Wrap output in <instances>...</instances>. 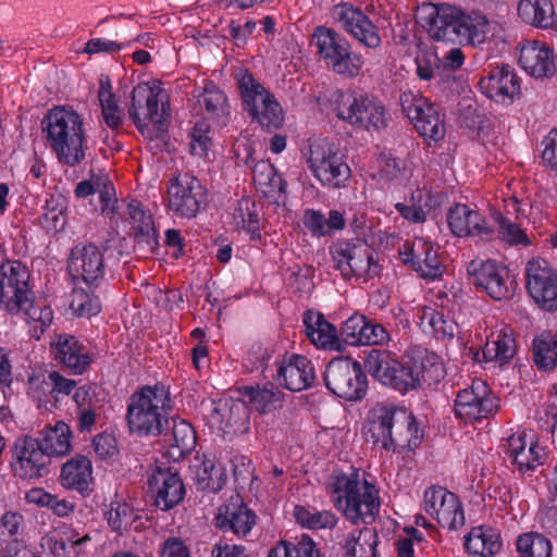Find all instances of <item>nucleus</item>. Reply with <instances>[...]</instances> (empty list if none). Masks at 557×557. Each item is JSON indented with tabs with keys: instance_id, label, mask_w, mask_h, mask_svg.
Here are the masks:
<instances>
[{
	"instance_id": "f257e3e1",
	"label": "nucleus",
	"mask_w": 557,
	"mask_h": 557,
	"mask_svg": "<svg viewBox=\"0 0 557 557\" xmlns=\"http://www.w3.org/2000/svg\"><path fill=\"white\" fill-rule=\"evenodd\" d=\"M368 434L374 445L387 451L412 450L422 438L413 413L389 403H379L370 410Z\"/></svg>"
},
{
	"instance_id": "f03ea898",
	"label": "nucleus",
	"mask_w": 557,
	"mask_h": 557,
	"mask_svg": "<svg viewBox=\"0 0 557 557\" xmlns=\"http://www.w3.org/2000/svg\"><path fill=\"white\" fill-rule=\"evenodd\" d=\"M423 11L426 13L429 34L434 40L450 41L458 36L475 47L484 44L491 32L488 18L476 11L466 12L445 3L428 5Z\"/></svg>"
},
{
	"instance_id": "7ed1b4c3",
	"label": "nucleus",
	"mask_w": 557,
	"mask_h": 557,
	"mask_svg": "<svg viewBox=\"0 0 557 557\" xmlns=\"http://www.w3.org/2000/svg\"><path fill=\"white\" fill-rule=\"evenodd\" d=\"M42 131L59 162L75 166L85 159L86 128L83 116L76 111L65 107L49 110L42 120Z\"/></svg>"
},
{
	"instance_id": "20e7f679",
	"label": "nucleus",
	"mask_w": 557,
	"mask_h": 557,
	"mask_svg": "<svg viewBox=\"0 0 557 557\" xmlns=\"http://www.w3.org/2000/svg\"><path fill=\"white\" fill-rule=\"evenodd\" d=\"M330 495L335 508L355 524L371 522L380 508L377 488L356 470L334 476Z\"/></svg>"
},
{
	"instance_id": "39448f33",
	"label": "nucleus",
	"mask_w": 557,
	"mask_h": 557,
	"mask_svg": "<svg viewBox=\"0 0 557 557\" xmlns=\"http://www.w3.org/2000/svg\"><path fill=\"white\" fill-rule=\"evenodd\" d=\"M128 115L140 134L149 139L165 133L170 116L169 95L160 81L152 79L134 87Z\"/></svg>"
},
{
	"instance_id": "423d86ee",
	"label": "nucleus",
	"mask_w": 557,
	"mask_h": 557,
	"mask_svg": "<svg viewBox=\"0 0 557 557\" xmlns=\"http://www.w3.org/2000/svg\"><path fill=\"white\" fill-rule=\"evenodd\" d=\"M172 410L169 389L163 385H146L134 393L127 407V423L132 432L159 435Z\"/></svg>"
},
{
	"instance_id": "0eeeda50",
	"label": "nucleus",
	"mask_w": 557,
	"mask_h": 557,
	"mask_svg": "<svg viewBox=\"0 0 557 557\" xmlns=\"http://www.w3.org/2000/svg\"><path fill=\"white\" fill-rule=\"evenodd\" d=\"M311 46L319 60L336 74L355 77L364 65L362 55L352 52L348 40L331 27L317 26L311 35Z\"/></svg>"
},
{
	"instance_id": "6e6552de",
	"label": "nucleus",
	"mask_w": 557,
	"mask_h": 557,
	"mask_svg": "<svg viewBox=\"0 0 557 557\" xmlns=\"http://www.w3.org/2000/svg\"><path fill=\"white\" fill-rule=\"evenodd\" d=\"M244 109L263 128L269 131L278 128L284 121L283 110L272 95L248 71L237 76Z\"/></svg>"
},
{
	"instance_id": "1a4fd4ad",
	"label": "nucleus",
	"mask_w": 557,
	"mask_h": 557,
	"mask_svg": "<svg viewBox=\"0 0 557 557\" xmlns=\"http://www.w3.org/2000/svg\"><path fill=\"white\" fill-rule=\"evenodd\" d=\"M244 109L263 128L269 131L278 128L284 121L283 110L272 95L248 71L237 76Z\"/></svg>"
},
{
	"instance_id": "9d476101",
	"label": "nucleus",
	"mask_w": 557,
	"mask_h": 557,
	"mask_svg": "<svg viewBox=\"0 0 557 557\" xmlns=\"http://www.w3.org/2000/svg\"><path fill=\"white\" fill-rule=\"evenodd\" d=\"M244 109L263 128L269 131L278 128L284 121L283 110L272 95L248 71L237 76Z\"/></svg>"
},
{
	"instance_id": "9b49d317",
	"label": "nucleus",
	"mask_w": 557,
	"mask_h": 557,
	"mask_svg": "<svg viewBox=\"0 0 557 557\" xmlns=\"http://www.w3.org/2000/svg\"><path fill=\"white\" fill-rule=\"evenodd\" d=\"M366 368L383 385L401 394L419 389L409 352L399 361L388 350L373 349L366 360Z\"/></svg>"
},
{
	"instance_id": "f8f14e48",
	"label": "nucleus",
	"mask_w": 557,
	"mask_h": 557,
	"mask_svg": "<svg viewBox=\"0 0 557 557\" xmlns=\"http://www.w3.org/2000/svg\"><path fill=\"white\" fill-rule=\"evenodd\" d=\"M307 163L312 175L329 188H343L351 176V170L344 156L325 139L309 145Z\"/></svg>"
},
{
	"instance_id": "ddd939ff",
	"label": "nucleus",
	"mask_w": 557,
	"mask_h": 557,
	"mask_svg": "<svg viewBox=\"0 0 557 557\" xmlns=\"http://www.w3.org/2000/svg\"><path fill=\"white\" fill-rule=\"evenodd\" d=\"M334 106L337 117L355 127L380 129L387 124L384 106L367 95L355 91H337Z\"/></svg>"
},
{
	"instance_id": "4468645a",
	"label": "nucleus",
	"mask_w": 557,
	"mask_h": 557,
	"mask_svg": "<svg viewBox=\"0 0 557 557\" xmlns=\"http://www.w3.org/2000/svg\"><path fill=\"white\" fill-rule=\"evenodd\" d=\"M330 252L336 268L346 278L358 277L368 281L380 273L374 250L363 243L337 240Z\"/></svg>"
},
{
	"instance_id": "2eb2a0df",
	"label": "nucleus",
	"mask_w": 557,
	"mask_h": 557,
	"mask_svg": "<svg viewBox=\"0 0 557 557\" xmlns=\"http://www.w3.org/2000/svg\"><path fill=\"white\" fill-rule=\"evenodd\" d=\"M326 387L341 398L356 400L366 392V376L359 362L349 358L333 359L324 373Z\"/></svg>"
},
{
	"instance_id": "dca6fc26",
	"label": "nucleus",
	"mask_w": 557,
	"mask_h": 557,
	"mask_svg": "<svg viewBox=\"0 0 557 557\" xmlns=\"http://www.w3.org/2000/svg\"><path fill=\"white\" fill-rule=\"evenodd\" d=\"M166 200L172 212L190 219L206 206L207 190L197 177L180 174L170 181Z\"/></svg>"
},
{
	"instance_id": "f3484780",
	"label": "nucleus",
	"mask_w": 557,
	"mask_h": 557,
	"mask_svg": "<svg viewBox=\"0 0 557 557\" xmlns=\"http://www.w3.org/2000/svg\"><path fill=\"white\" fill-rule=\"evenodd\" d=\"M525 287L534 302L546 311L557 310V271L542 258L525 265Z\"/></svg>"
},
{
	"instance_id": "a211bd4d",
	"label": "nucleus",
	"mask_w": 557,
	"mask_h": 557,
	"mask_svg": "<svg viewBox=\"0 0 557 557\" xmlns=\"http://www.w3.org/2000/svg\"><path fill=\"white\" fill-rule=\"evenodd\" d=\"M496 410L495 399L485 381L476 379L460 389L455 399L454 411L458 419L474 423L492 416Z\"/></svg>"
},
{
	"instance_id": "6ab92c4d",
	"label": "nucleus",
	"mask_w": 557,
	"mask_h": 557,
	"mask_svg": "<svg viewBox=\"0 0 557 557\" xmlns=\"http://www.w3.org/2000/svg\"><path fill=\"white\" fill-rule=\"evenodd\" d=\"M29 272L20 261L0 265V307L9 313H17L26 298L32 296L28 286Z\"/></svg>"
},
{
	"instance_id": "aec40b11",
	"label": "nucleus",
	"mask_w": 557,
	"mask_h": 557,
	"mask_svg": "<svg viewBox=\"0 0 557 557\" xmlns=\"http://www.w3.org/2000/svg\"><path fill=\"white\" fill-rule=\"evenodd\" d=\"M468 273L472 276L473 284L495 300L507 299L513 293L515 282L510 271L502 263L474 260L469 263Z\"/></svg>"
},
{
	"instance_id": "412c9836",
	"label": "nucleus",
	"mask_w": 557,
	"mask_h": 557,
	"mask_svg": "<svg viewBox=\"0 0 557 557\" xmlns=\"http://www.w3.org/2000/svg\"><path fill=\"white\" fill-rule=\"evenodd\" d=\"M423 505L424 510L444 529L458 530L465 524V512L459 498L445 487L426 488Z\"/></svg>"
},
{
	"instance_id": "4be33fe9",
	"label": "nucleus",
	"mask_w": 557,
	"mask_h": 557,
	"mask_svg": "<svg viewBox=\"0 0 557 557\" xmlns=\"http://www.w3.org/2000/svg\"><path fill=\"white\" fill-rule=\"evenodd\" d=\"M399 256L405 264L419 272L422 277L434 280L443 272L438 248L424 237H414L406 242L399 249Z\"/></svg>"
},
{
	"instance_id": "5701e85b",
	"label": "nucleus",
	"mask_w": 557,
	"mask_h": 557,
	"mask_svg": "<svg viewBox=\"0 0 557 557\" xmlns=\"http://www.w3.org/2000/svg\"><path fill=\"white\" fill-rule=\"evenodd\" d=\"M249 409L240 400L220 399L208 421L212 429L222 433L223 436H239L249 432Z\"/></svg>"
},
{
	"instance_id": "b1692460",
	"label": "nucleus",
	"mask_w": 557,
	"mask_h": 557,
	"mask_svg": "<svg viewBox=\"0 0 557 557\" xmlns=\"http://www.w3.org/2000/svg\"><path fill=\"white\" fill-rule=\"evenodd\" d=\"M332 17L336 24L368 48H376L381 37L370 18L358 8L347 2L334 5Z\"/></svg>"
},
{
	"instance_id": "393cba45",
	"label": "nucleus",
	"mask_w": 557,
	"mask_h": 557,
	"mask_svg": "<svg viewBox=\"0 0 557 557\" xmlns=\"http://www.w3.org/2000/svg\"><path fill=\"white\" fill-rule=\"evenodd\" d=\"M67 271L73 281L97 286L104 275L103 255L94 244L77 245L71 250Z\"/></svg>"
},
{
	"instance_id": "a878e982",
	"label": "nucleus",
	"mask_w": 557,
	"mask_h": 557,
	"mask_svg": "<svg viewBox=\"0 0 557 557\" xmlns=\"http://www.w3.org/2000/svg\"><path fill=\"white\" fill-rule=\"evenodd\" d=\"M48 462L49 457L37 440L24 437L15 442L11 468L16 476L23 480L40 478Z\"/></svg>"
},
{
	"instance_id": "bb28decb",
	"label": "nucleus",
	"mask_w": 557,
	"mask_h": 557,
	"mask_svg": "<svg viewBox=\"0 0 557 557\" xmlns=\"http://www.w3.org/2000/svg\"><path fill=\"white\" fill-rule=\"evenodd\" d=\"M148 485L154 498V505L164 511L178 505L185 495L180 475L170 468H153L148 478Z\"/></svg>"
},
{
	"instance_id": "cd10ccee",
	"label": "nucleus",
	"mask_w": 557,
	"mask_h": 557,
	"mask_svg": "<svg viewBox=\"0 0 557 557\" xmlns=\"http://www.w3.org/2000/svg\"><path fill=\"white\" fill-rule=\"evenodd\" d=\"M54 360L73 374L84 373L92 361L89 349L70 334H58L50 343Z\"/></svg>"
},
{
	"instance_id": "c85d7f7f",
	"label": "nucleus",
	"mask_w": 557,
	"mask_h": 557,
	"mask_svg": "<svg viewBox=\"0 0 557 557\" xmlns=\"http://www.w3.org/2000/svg\"><path fill=\"white\" fill-rule=\"evenodd\" d=\"M519 64L535 78L550 77L556 72L553 50L537 40H525L519 45Z\"/></svg>"
},
{
	"instance_id": "c756f323",
	"label": "nucleus",
	"mask_w": 557,
	"mask_h": 557,
	"mask_svg": "<svg viewBox=\"0 0 557 557\" xmlns=\"http://www.w3.org/2000/svg\"><path fill=\"white\" fill-rule=\"evenodd\" d=\"M315 380L312 362L305 356L284 357L276 372V381L292 392L309 388Z\"/></svg>"
},
{
	"instance_id": "7c9ffc66",
	"label": "nucleus",
	"mask_w": 557,
	"mask_h": 557,
	"mask_svg": "<svg viewBox=\"0 0 557 557\" xmlns=\"http://www.w3.org/2000/svg\"><path fill=\"white\" fill-rule=\"evenodd\" d=\"M447 223L451 233L457 237H484L493 234L485 218L478 210L463 203H456L449 209Z\"/></svg>"
},
{
	"instance_id": "2f4dec72",
	"label": "nucleus",
	"mask_w": 557,
	"mask_h": 557,
	"mask_svg": "<svg viewBox=\"0 0 557 557\" xmlns=\"http://www.w3.org/2000/svg\"><path fill=\"white\" fill-rule=\"evenodd\" d=\"M91 460L84 455H75L70 458L60 471V483L66 490H74L87 496L94 490Z\"/></svg>"
},
{
	"instance_id": "473e14b6",
	"label": "nucleus",
	"mask_w": 557,
	"mask_h": 557,
	"mask_svg": "<svg viewBox=\"0 0 557 557\" xmlns=\"http://www.w3.org/2000/svg\"><path fill=\"white\" fill-rule=\"evenodd\" d=\"M120 206L122 208L115 215H122L128 222L131 233L138 244H145L152 248L157 244V233L152 215L136 200L123 201Z\"/></svg>"
},
{
	"instance_id": "72a5a7b5",
	"label": "nucleus",
	"mask_w": 557,
	"mask_h": 557,
	"mask_svg": "<svg viewBox=\"0 0 557 557\" xmlns=\"http://www.w3.org/2000/svg\"><path fill=\"white\" fill-rule=\"evenodd\" d=\"M255 519V513L236 496L219 507L214 523L219 529L231 530L237 535H246L253 527Z\"/></svg>"
},
{
	"instance_id": "f704fd0d",
	"label": "nucleus",
	"mask_w": 557,
	"mask_h": 557,
	"mask_svg": "<svg viewBox=\"0 0 557 557\" xmlns=\"http://www.w3.org/2000/svg\"><path fill=\"white\" fill-rule=\"evenodd\" d=\"M480 89L495 101L512 99L520 90L516 73L509 66H497L479 82Z\"/></svg>"
},
{
	"instance_id": "c9c22d12",
	"label": "nucleus",
	"mask_w": 557,
	"mask_h": 557,
	"mask_svg": "<svg viewBox=\"0 0 557 557\" xmlns=\"http://www.w3.org/2000/svg\"><path fill=\"white\" fill-rule=\"evenodd\" d=\"M408 352L419 389L424 385L436 384L445 377L444 362L437 354L421 347L412 348Z\"/></svg>"
},
{
	"instance_id": "e433bc0d",
	"label": "nucleus",
	"mask_w": 557,
	"mask_h": 557,
	"mask_svg": "<svg viewBox=\"0 0 557 557\" xmlns=\"http://www.w3.org/2000/svg\"><path fill=\"white\" fill-rule=\"evenodd\" d=\"M305 331L310 342L326 350H338L341 347L337 331L322 313L309 310L302 317Z\"/></svg>"
},
{
	"instance_id": "4c0bfd02",
	"label": "nucleus",
	"mask_w": 557,
	"mask_h": 557,
	"mask_svg": "<svg viewBox=\"0 0 557 557\" xmlns=\"http://www.w3.org/2000/svg\"><path fill=\"white\" fill-rule=\"evenodd\" d=\"M524 432L512 434L507 440V454L521 472L533 470L543 462V449L534 442L528 443Z\"/></svg>"
},
{
	"instance_id": "58836bf2",
	"label": "nucleus",
	"mask_w": 557,
	"mask_h": 557,
	"mask_svg": "<svg viewBox=\"0 0 557 557\" xmlns=\"http://www.w3.org/2000/svg\"><path fill=\"white\" fill-rule=\"evenodd\" d=\"M518 16L533 27L554 29L557 27V14L552 0H519Z\"/></svg>"
},
{
	"instance_id": "ea45409f",
	"label": "nucleus",
	"mask_w": 557,
	"mask_h": 557,
	"mask_svg": "<svg viewBox=\"0 0 557 557\" xmlns=\"http://www.w3.org/2000/svg\"><path fill=\"white\" fill-rule=\"evenodd\" d=\"M38 444L48 457L65 456L72 448V430L64 421H58L54 425H47L41 431Z\"/></svg>"
},
{
	"instance_id": "a19ab883",
	"label": "nucleus",
	"mask_w": 557,
	"mask_h": 557,
	"mask_svg": "<svg viewBox=\"0 0 557 557\" xmlns=\"http://www.w3.org/2000/svg\"><path fill=\"white\" fill-rule=\"evenodd\" d=\"M302 223L314 237L332 236L346 225L344 214L338 210H331L325 216L321 211L307 209L302 215Z\"/></svg>"
},
{
	"instance_id": "79ce46f5",
	"label": "nucleus",
	"mask_w": 557,
	"mask_h": 557,
	"mask_svg": "<svg viewBox=\"0 0 557 557\" xmlns=\"http://www.w3.org/2000/svg\"><path fill=\"white\" fill-rule=\"evenodd\" d=\"M467 553L479 557H492L502 548L498 533L492 528L475 527L465 537Z\"/></svg>"
},
{
	"instance_id": "37998d69",
	"label": "nucleus",
	"mask_w": 557,
	"mask_h": 557,
	"mask_svg": "<svg viewBox=\"0 0 557 557\" xmlns=\"http://www.w3.org/2000/svg\"><path fill=\"white\" fill-rule=\"evenodd\" d=\"M516 352L512 330L504 325L497 334L492 333V339L487 341L483 349L486 361H495L499 364L508 362Z\"/></svg>"
},
{
	"instance_id": "c03bdc74",
	"label": "nucleus",
	"mask_w": 557,
	"mask_h": 557,
	"mask_svg": "<svg viewBox=\"0 0 557 557\" xmlns=\"http://www.w3.org/2000/svg\"><path fill=\"white\" fill-rule=\"evenodd\" d=\"M98 100L101 107V115L104 124L110 128H117L124 120V111L119 106L109 77L102 76L99 79Z\"/></svg>"
},
{
	"instance_id": "a18cd8bd",
	"label": "nucleus",
	"mask_w": 557,
	"mask_h": 557,
	"mask_svg": "<svg viewBox=\"0 0 557 557\" xmlns=\"http://www.w3.org/2000/svg\"><path fill=\"white\" fill-rule=\"evenodd\" d=\"M198 103L205 109L206 117L225 123L230 115V106L225 94L213 84H207L198 96Z\"/></svg>"
},
{
	"instance_id": "49530a36",
	"label": "nucleus",
	"mask_w": 557,
	"mask_h": 557,
	"mask_svg": "<svg viewBox=\"0 0 557 557\" xmlns=\"http://www.w3.org/2000/svg\"><path fill=\"white\" fill-rule=\"evenodd\" d=\"M294 518L299 525L308 530L333 529L338 521L332 510H318L306 506H296Z\"/></svg>"
},
{
	"instance_id": "de8ad7c7",
	"label": "nucleus",
	"mask_w": 557,
	"mask_h": 557,
	"mask_svg": "<svg viewBox=\"0 0 557 557\" xmlns=\"http://www.w3.org/2000/svg\"><path fill=\"white\" fill-rule=\"evenodd\" d=\"M533 360L539 369L552 370L557 366V334L543 332L533 341Z\"/></svg>"
},
{
	"instance_id": "09e8293b",
	"label": "nucleus",
	"mask_w": 557,
	"mask_h": 557,
	"mask_svg": "<svg viewBox=\"0 0 557 557\" xmlns=\"http://www.w3.org/2000/svg\"><path fill=\"white\" fill-rule=\"evenodd\" d=\"M137 518L138 513L134 507L122 498L111 500L106 511L109 527L119 533L127 531Z\"/></svg>"
},
{
	"instance_id": "8fccbe9b",
	"label": "nucleus",
	"mask_w": 557,
	"mask_h": 557,
	"mask_svg": "<svg viewBox=\"0 0 557 557\" xmlns=\"http://www.w3.org/2000/svg\"><path fill=\"white\" fill-rule=\"evenodd\" d=\"M27 317V322L30 324L32 336L39 339L46 327L50 325L53 319V313L50 307L44 302H34L32 296L26 298L25 304L21 306V310Z\"/></svg>"
},
{
	"instance_id": "3c124183",
	"label": "nucleus",
	"mask_w": 557,
	"mask_h": 557,
	"mask_svg": "<svg viewBox=\"0 0 557 557\" xmlns=\"http://www.w3.org/2000/svg\"><path fill=\"white\" fill-rule=\"evenodd\" d=\"M89 180L94 191L99 194L102 214L112 220L122 208L115 198L112 182L106 173L94 174Z\"/></svg>"
},
{
	"instance_id": "603ef678",
	"label": "nucleus",
	"mask_w": 557,
	"mask_h": 557,
	"mask_svg": "<svg viewBox=\"0 0 557 557\" xmlns=\"http://www.w3.org/2000/svg\"><path fill=\"white\" fill-rule=\"evenodd\" d=\"M411 122L418 133L426 139L438 141L445 136V124L432 103L423 110L421 115Z\"/></svg>"
},
{
	"instance_id": "864d4df0",
	"label": "nucleus",
	"mask_w": 557,
	"mask_h": 557,
	"mask_svg": "<svg viewBox=\"0 0 557 557\" xmlns=\"http://www.w3.org/2000/svg\"><path fill=\"white\" fill-rule=\"evenodd\" d=\"M225 473L223 468L214 460L203 458L196 469V482L199 488L210 492L220 491L225 484Z\"/></svg>"
},
{
	"instance_id": "5fc2aeb1",
	"label": "nucleus",
	"mask_w": 557,
	"mask_h": 557,
	"mask_svg": "<svg viewBox=\"0 0 557 557\" xmlns=\"http://www.w3.org/2000/svg\"><path fill=\"white\" fill-rule=\"evenodd\" d=\"M251 405L262 413L275 410L282 403L283 393L272 384L247 388Z\"/></svg>"
},
{
	"instance_id": "6e6d98bb",
	"label": "nucleus",
	"mask_w": 557,
	"mask_h": 557,
	"mask_svg": "<svg viewBox=\"0 0 557 557\" xmlns=\"http://www.w3.org/2000/svg\"><path fill=\"white\" fill-rule=\"evenodd\" d=\"M420 326L426 334L438 338L454 336L455 325L451 321L445 320L443 313L433 308H424L420 315Z\"/></svg>"
},
{
	"instance_id": "4d7b16f0",
	"label": "nucleus",
	"mask_w": 557,
	"mask_h": 557,
	"mask_svg": "<svg viewBox=\"0 0 557 557\" xmlns=\"http://www.w3.org/2000/svg\"><path fill=\"white\" fill-rule=\"evenodd\" d=\"M497 223L498 237L508 245H530L527 233L522 230L519 220L505 216L503 213H493Z\"/></svg>"
},
{
	"instance_id": "13d9d810",
	"label": "nucleus",
	"mask_w": 557,
	"mask_h": 557,
	"mask_svg": "<svg viewBox=\"0 0 557 557\" xmlns=\"http://www.w3.org/2000/svg\"><path fill=\"white\" fill-rule=\"evenodd\" d=\"M517 550L520 557H550L552 543L543 534L529 532L518 537Z\"/></svg>"
},
{
	"instance_id": "bf43d9fd",
	"label": "nucleus",
	"mask_w": 557,
	"mask_h": 557,
	"mask_svg": "<svg viewBox=\"0 0 557 557\" xmlns=\"http://www.w3.org/2000/svg\"><path fill=\"white\" fill-rule=\"evenodd\" d=\"M169 442L173 449H177L178 458L190 453L196 445V434L193 426L184 420H173Z\"/></svg>"
},
{
	"instance_id": "052dcab7",
	"label": "nucleus",
	"mask_w": 557,
	"mask_h": 557,
	"mask_svg": "<svg viewBox=\"0 0 557 557\" xmlns=\"http://www.w3.org/2000/svg\"><path fill=\"white\" fill-rule=\"evenodd\" d=\"M28 394L38 408L51 410L55 408V400L50 385L49 373L47 375H33L28 380Z\"/></svg>"
},
{
	"instance_id": "680f3d73",
	"label": "nucleus",
	"mask_w": 557,
	"mask_h": 557,
	"mask_svg": "<svg viewBox=\"0 0 557 557\" xmlns=\"http://www.w3.org/2000/svg\"><path fill=\"white\" fill-rule=\"evenodd\" d=\"M70 309L77 317L89 318L100 311L101 305L94 294L75 287L71 294Z\"/></svg>"
},
{
	"instance_id": "e2e57ef3",
	"label": "nucleus",
	"mask_w": 557,
	"mask_h": 557,
	"mask_svg": "<svg viewBox=\"0 0 557 557\" xmlns=\"http://www.w3.org/2000/svg\"><path fill=\"white\" fill-rule=\"evenodd\" d=\"M399 103L406 116L412 121L423 113V110L431 104L419 91L407 89L401 91Z\"/></svg>"
},
{
	"instance_id": "0e129e2a",
	"label": "nucleus",
	"mask_w": 557,
	"mask_h": 557,
	"mask_svg": "<svg viewBox=\"0 0 557 557\" xmlns=\"http://www.w3.org/2000/svg\"><path fill=\"white\" fill-rule=\"evenodd\" d=\"M92 449L96 456L103 461L113 462L119 456L116 440L113 435L101 433L94 437Z\"/></svg>"
},
{
	"instance_id": "69168bd1",
	"label": "nucleus",
	"mask_w": 557,
	"mask_h": 557,
	"mask_svg": "<svg viewBox=\"0 0 557 557\" xmlns=\"http://www.w3.org/2000/svg\"><path fill=\"white\" fill-rule=\"evenodd\" d=\"M210 126L200 121L195 124L190 133V152L195 156H206L211 147L209 137Z\"/></svg>"
},
{
	"instance_id": "338daca9",
	"label": "nucleus",
	"mask_w": 557,
	"mask_h": 557,
	"mask_svg": "<svg viewBox=\"0 0 557 557\" xmlns=\"http://www.w3.org/2000/svg\"><path fill=\"white\" fill-rule=\"evenodd\" d=\"M404 164L400 160L382 154L377 159V178L384 182H394L401 178Z\"/></svg>"
},
{
	"instance_id": "774afa93",
	"label": "nucleus",
	"mask_w": 557,
	"mask_h": 557,
	"mask_svg": "<svg viewBox=\"0 0 557 557\" xmlns=\"http://www.w3.org/2000/svg\"><path fill=\"white\" fill-rule=\"evenodd\" d=\"M367 319L362 314H354L342 326V335L349 345H361V336L366 327Z\"/></svg>"
}]
</instances>
